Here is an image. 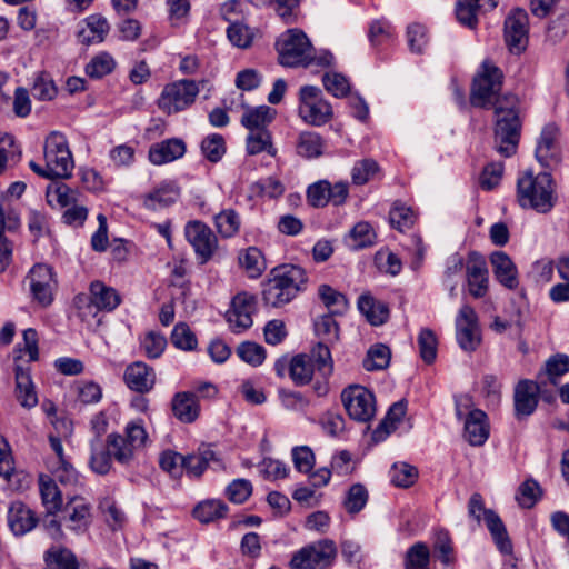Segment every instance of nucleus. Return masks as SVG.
I'll return each mask as SVG.
<instances>
[{
    "label": "nucleus",
    "mask_w": 569,
    "mask_h": 569,
    "mask_svg": "<svg viewBox=\"0 0 569 569\" xmlns=\"http://www.w3.org/2000/svg\"><path fill=\"white\" fill-rule=\"evenodd\" d=\"M116 67L114 59L107 52H102L94 58L86 66V73L90 78L100 79L109 73Z\"/></svg>",
    "instance_id": "nucleus-56"
},
{
    "label": "nucleus",
    "mask_w": 569,
    "mask_h": 569,
    "mask_svg": "<svg viewBox=\"0 0 569 569\" xmlns=\"http://www.w3.org/2000/svg\"><path fill=\"white\" fill-rule=\"evenodd\" d=\"M140 347L149 359H157L163 353L167 339L160 332L149 331L140 339Z\"/></svg>",
    "instance_id": "nucleus-50"
},
{
    "label": "nucleus",
    "mask_w": 569,
    "mask_h": 569,
    "mask_svg": "<svg viewBox=\"0 0 569 569\" xmlns=\"http://www.w3.org/2000/svg\"><path fill=\"white\" fill-rule=\"evenodd\" d=\"M38 522L34 512L20 501L11 503L8 511V523L16 536L31 531Z\"/></svg>",
    "instance_id": "nucleus-25"
},
{
    "label": "nucleus",
    "mask_w": 569,
    "mask_h": 569,
    "mask_svg": "<svg viewBox=\"0 0 569 569\" xmlns=\"http://www.w3.org/2000/svg\"><path fill=\"white\" fill-rule=\"evenodd\" d=\"M367 501V489L362 485L356 483L348 490L343 505L349 513H358L365 508Z\"/></svg>",
    "instance_id": "nucleus-63"
},
{
    "label": "nucleus",
    "mask_w": 569,
    "mask_h": 569,
    "mask_svg": "<svg viewBox=\"0 0 569 569\" xmlns=\"http://www.w3.org/2000/svg\"><path fill=\"white\" fill-rule=\"evenodd\" d=\"M40 495L47 512L53 516L62 506L61 492L56 482L48 477H40Z\"/></svg>",
    "instance_id": "nucleus-40"
},
{
    "label": "nucleus",
    "mask_w": 569,
    "mask_h": 569,
    "mask_svg": "<svg viewBox=\"0 0 569 569\" xmlns=\"http://www.w3.org/2000/svg\"><path fill=\"white\" fill-rule=\"evenodd\" d=\"M46 561L48 566L56 569H88L80 566L76 555L67 548L52 547L46 552Z\"/></svg>",
    "instance_id": "nucleus-39"
},
{
    "label": "nucleus",
    "mask_w": 569,
    "mask_h": 569,
    "mask_svg": "<svg viewBox=\"0 0 569 569\" xmlns=\"http://www.w3.org/2000/svg\"><path fill=\"white\" fill-rule=\"evenodd\" d=\"M430 552L426 543L416 542L411 546L405 560L406 569H426L429 566Z\"/></svg>",
    "instance_id": "nucleus-52"
},
{
    "label": "nucleus",
    "mask_w": 569,
    "mask_h": 569,
    "mask_svg": "<svg viewBox=\"0 0 569 569\" xmlns=\"http://www.w3.org/2000/svg\"><path fill=\"white\" fill-rule=\"evenodd\" d=\"M64 526L74 531H84L91 522V506L84 498L74 497L63 509Z\"/></svg>",
    "instance_id": "nucleus-20"
},
{
    "label": "nucleus",
    "mask_w": 569,
    "mask_h": 569,
    "mask_svg": "<svg viewBox=\"0 0 569 569\" xmlns=\"http://www.w3.org/2000/svg\"><path fill=\"white\" fill-rule=\"evenodd\" d=\"M107 437L114 461L122 466L131 465L148 440L146 429L137 421L129 422L123 435L111 432Z\"/></svg>",
    "instance_id": "nucleus-5"
},
{
    "label": "nucleus",
    "mask_w": 569,
    "mask_h": 569,
    "mask_svg": "<svg viewBox=\"0 0 569 569\" xmlns=\"http://www.w3.org/2000/svg\"><path fill=\"white\" fill-rule=\"evenodd\" d=\"M274 117L276 110L268 106L248 107L241 117V124L250 132L267 130V126L272 122Z\"/></svg>",
    "instance_id": "nucleus-32"
},
{
    "label": "nucleus",
    "mask_w": 569,
    "mask_h": 569,
    "mask_svg": "<svg viewBox=\"0 0 569 569\" xmlns=\"http://www.w3.org/2000/svg\"><path fill=\"white\" fill-rule=\"evenodd\" d=\"M346 241L351 250H361L372 247L377 241V234L369 222L359 221L349 231Z\"/></svg>",
    "instance_id": "nucleus-33"
},
{
    "label": "nucleus",
    "mask_w": 569,
    "mask_h": 569,
    "mask_svg": "<svg viewBox=\"0 0 569 569\" xmlns=\"http://www.w3.org/2000/svg\"><path fill=\"white\" fill-rule=\"evenodd\" d=\"M438 341L436 335L430 329H422L418 336V348L421 359L426 363H432L437 357Z\"/></svg>",
    "instance_id": "nucleus-58"
},
{
    "label": "nucleus",
    "mask_w": 569,
    "mask_h": 569,
    "mask_svg": "<svg viewBox=\"0 0 569 569\" xmlns=\"http://www.w3.org/2000/svg\"><path fill=\"white\" fill-rule=\"evenodd\" d=\"M171 406L173 416L181 422L191 423L199 416L200 407L198 405V396H196L194 392L186 391L176 393Z\"/></svg>",
    "instance_id": "nucleus-28"
},
{
    "label": "nucleus",
    "mask_w": 569,
    "mask_h": 569,
    "mask_svg": "<svg viewBox=\"0 0 569 569\" xmlns=\"http://www.w3.org/2000/svg\"><path fill=\"white\" fill-rule=\"evenodd\" d=\"M213 221L218 233L222 238L234 237L239 232L241 226L240 217L233 209H224L220 211L214 216Z\"/></svg>",
    "instance_id": "nucleus-41"
},
{
    "label": "nucleus",
    "mask_w": 569,
    "mask_h": 569,
    "mask_svg": "<svg viewBox=\"0 0 569 569\" xmlns=\"http://www.w3.org/2000/svg\"><path fill=\"white\" fill-rule=\"evenodd\" d=\"M558 129L555 124L546 126L540 134V139L536 149V157L543 167H550L557 162V152L555 141Z\"/></svg>",
    "instance_id": "nucleus-31"
},
{
    "label": "nucleus",
    "mask_w": 569,
    "mask_h": 569,
    "mask_svg": "<svg viewBox=\"0 0 569 569\" xmlns=\"http://www.w3.org/2000/svg\"><path fill=\"white\" fill-rule=\"evenodd\" d=\"M325 89L336 98H345L350 92L348 79L338 72H326L322 76Z\"/></svg>",
    "instance_id": "nucleus-60"
},
{
    "label": "nucleus",
    "mask_w": 569,
    "mask_h": 569,
    "mask_svg": "<svg viewBox=\"0 0 569 569\" xmlns=\"http://www.w3.org/2000/svg\"><path fill=\"white\" fill-rule=\"evenodd\" d=\"M47 201L50 206L66 208L77 203L78 192L66 183L58 182L47 188Z\"/></svg>",
    "instance_id": "nucleus-43"
},
{
    "label": "nucleus",
    "mask_w": 569,
    "mask_h": 569,
    "mask_svg": "<svg viewBox=\"0 0 569 569\" xmlns=\"http://www.w3.org/2000/svg\"><path fill=\"white\" fill-rule=\"evenodd\" d=\"M178 198V192L170 187H161L150 192L144 198V207L150 210H158L173 203Z\"/></svg>",
    "instance_id": "nucleus-51"
},
{
    "label": "nucleus",
    "mask_w": 569,
    "mask_h": 569,
    "mask_svg": "<svg viewBox=\"0 0 569 569\" xmlns=\"http://www.w3.org/2000/svg\"><path fill=\"white\" fill-rule=\"evenodd\" d=\"M465 439L471 446H482L489 437L487 415L480 409L471 410L465 421Z\"/></svg>",
    "instance_id": "nucleus-24"
},
{
    "label": "nucleus",
    "mask_w": 569,
    "mask_h": 569,
    "mask_svg": "<svg viewBox=\"0 0 569 569\" xmlns=\"http://www.w3.org/2000/svg\"><path fill=\"white\" fill-rule=\"evenodd\" d=\"M567 372H569V356L566 353H556L546 360L538 377H546L550 383L557 385L559 379Z\"/></svg>",
    "instance_id": "nucleus-37"
},
{
    "label": "nucleus",
    "mask_w": 569,
    "mask_h": 569,
    "mask_svg": "<svg viewBox=\"0 0 569 569\" xmlns=\"http://www.w3.org/2000/svg\"><path fill=\"white\" fill-rule=\"evenodd\" d=\"M457 340L466 351H473L480 343L478 318L472 307L463 305L456 319Z\"/></svg>",
    "instance_id": "nucleus-15"
},
{
    "label": "nucleus",
    "mask_w": 569,
    "mask_h": 569,
    "mask_svg": "<svg viewBox=\"0 0 569 569\" xmlns=\"http://www.w3.org/2000/svg\"><path fill=\"white\" fill-rule=\"evenodd\" d=\"M208 468H223L220 456L212 449L211 445L202 443L197 451L183 458V469L191 478H200Z\"/></svg>",
    "instance_id": "nucleus-17"
},
{
    "label": "nucleus",
    "mask_w": 569,
    "mask_h": 569,
    "mask_svg": "<svg viewBox=\"0 0 569 569\" xmlns=\"http://www.w3.org/2000/svg\"><path fill=\"white\" fill-rule=\"evenodd\" d=\"M22 343H18L14 349V365L20 363L24 356H28V362L37 361L39 358L38 333L34 329L28 328L22 333Z\"/></svg>",
    "instance_id": "nucleus-42"
},
{
    "label": "nucleus",
    "mask_w": 569,
    "mask_h": 569,
    "mask_svg": "<svg viewBox=\"0 0 569 569\" xmlns=\"http://www.w3.org/2000/svg\"><path fill=\"white\" fill-rule=\"evenodd\" d=\"M184 236L201 264L207 263L218 250L217 236L208 224L200 220L189 221L184 226Z\"/></svg>",
    "instance_id": "nucleus-11"
},
{
    "label": "nucleus",
    "mask_w": 569,
    "mask_h": 569,
    "mask_svg": "<svg viewBox=\"0 0 569 569\" xmlns=\"http://www.w3.org/2000/svg\"><path fill=\"white\" fill-rule=\"evenodd\" d=\"M539 386L532 380H520L515 387V415L518 419L532 415L538 406Z\"/></svg>",
    "instance_id": "nucleus-18"
},
{
    "label": "nucleus",
    "mask_w": 569,
    "mask_h": 569,
    "mask_svg": "<svg viewBox=\"0 0 569 569\" xmlns=\"http://www.w3.org/2000/svg\"><path fill=\"white\" fill-rule=\"evenodd\" d=\"M406 410L407 407L403 401L395 402L373 431L375 439L382 440L390 435L396 429L397 423L405 417Z\"/></svg>",
    "instance_id": "nucleus-38"
},
{
    "label": "nucleus",
    "mask_w": 569,
    "mask_h": 569,
    "mask_svg": "<svg viewBox=\"0 0 569 569\" xmlns=\"http://www.w3.org/2000/svg\"><path fill=\"white\" fill-rule=\"evenodd\" d=\"M89 467L97 475H108L112 469L113 455L111 447L108 443V437L106 439L91 438L89 440Z\"/></svg>",
    "instance_id": "nucleus-21"
},
{
    "label": "nucleus",
    "mask_w": 569,
    "mask_h": 569,
    "mask_svg": "<svg viewBox=\"0 0 569 569\" xmlns=\"http://www.w3.org/2000/svg\"><path fill=\"white\" fill-rule=\"evenodd\" d=\"M517 199L522 208H529L539 213L549 212L557 200L550 173L525 172L517 182Z\"/></svg>",
    "instance_id": "nucleus-4"
},
{
    "label": "nucleus",
    "mask_w": 569,
    "mask_h": 569,
    "mask_svg": "<svg viewBox=\"0 0 569 569\" xmlns=\"http://www.w3.org/2000/svg\"><path fill=\"white\" fill-rule=\"evenodd\" d=\"M541 497L539 483L532 479L520 485L516 499L522 508H532Z\"/></svg>",
    "instance_id": "nucleus-61"
},
{
    "label": "nucleus",
    "mask_w": 569,
    "mask_h": 569,
    "mask_svg": "<svg viewBox=\"0 0 569 569\" xmlns=\"http://www.w3.org/2000/svg\"><path fill=\"white\" fill-rule=\"evenodd\" d=\"M199 91V86L193 80L170 82L163 87L158 98V108L167 114L183 111L194 102Z\"/></svg>",
    "instance_id": "nucleus-7"
},
{
    "label": "nucleus",
    "mask_w": 569,
    "mask_h": 569,
    "mask_svg": "<svg viewBox=\"0 0 569 569\" xmlns=\"http://www.w3.org/2000/svg\"><path fill=\"white\" fill-rule=\"evenodd\" d=\"M503 74L492 63L485 61L481 71L473 79L471 103L479 108L495 106L496 128L495 148L503 157L516 153L521 123L518 116L516 97L498 98L502 87Z\"/></svg>",
    "instance_id": "nucleus-1"
},
{
    "label": "nucleus",
    "mask_w": 569,
    "mask_h": 569,
    "mask_svg": "<svg viewBox=\"0 0 569 569\" xmlns=\"http://www.w3.org/2000/svg\"><path fill=\"white\" fill-rule=\"evenodd\" d=\"M28 280L33 300L42 307L50 306L57 283L52 268L44 263H38L29 271Z\"/></svg>",
    "instance_id": "nucleus-13"
},
{
    "label": "nucleus",
    "mask_w": 569,
    "mask_h": 569,
    "mask_svg": "<svg viewBox=\"0 0 569 569\" xmlns=\"http://www.w3.org/2000/svg\"><path fill=\"white\" fill-rule=\"evenodd\" d=\"M325 141L322 137L312 131H303L298 136L296 150L306 159L318 158L323 153Z\"/></svg>",
    "instance_id": "nucleus-36"
},
{
    "label": "nucleus",
    "mask_w": 569,
    "mask_h": 569,
    "mask_svg": "<svg viewBox=\"0 0 569 569\" xmlns=\"http://www.w3.org/2000/svg\"><path fill=\"white\" fill-rule=\"evenodd\" d=\"M390 223L398 230L403 231L415 223V212L405 203L395 202L389 212Z\"/></svg>",
    "instance_id": "nucleus-57"
},
{
    "label": "nucleus",
    "mask_w": 569,
    "mask_h": 569,
    "mask_svg": "<svg viewBox=\"0 0 569 569\" xmlns=\"http://www.w3.org/2000/svg\"><path fill=\"white\" fill-rule=\"evenodd\" d=\"M417 478V469L406 462L395 463L390 470V479L396 487L409 488Z\"/></svg>",
    "instance_id": "nucleus-55"
},
{
    "label": "nucleus",
    "mask_w": 569,
    "mask_h": 569,
    "mask_svg": "<svg viewBox=\"0 0 569 569\" xmlns=\"http://www.w3.org/2000/svg\"><path fill=\"white\" fill-rule=\"evenodd\" d=\"M83 23L77 38L84 46L102 42L110 29L107 19L101 14H91L84 19Z\"/></svg>",
    "instance_id": "nucleus-26"
},
{
    "label": "nucleus",
    "mask_w": 569,
    "mask_h": 569,
    "mask_svg": "<svg viewBox=\"0 0 569 569\" xmlns=\"http://www.w3.org/2000/svg\"><path fill=\"white\" fill-rule=\"evenodd\" d=\"M240 267L250 278H259L267 269L264 257L257 247H249L238 254Z\"/></svg>",
    "instance_id": "nucleus-34"
},
{
    "label": "nucleus",
    "mask_w": 569,
    "mask_h": 569,
    "mask_svg": "<svg viewBox=\"0 0 569 569\" xmlns=\"http://www.w3.org/2000/svg\"><path fill=\"white\" fill-rule=\"evenodd\" d=\"M318 295L326 308L332 315H341L348 308L346 297L328 284L319 286Z\"/></svg>",
    "instance_id": "nucleus-48"
},
{
    "label": "nucleus",
    "mask_w": 569,
    "mask_h": 569,
    "mask_svg": "<svg viewBox=\"0 0 569 569\" xmlns=\"http://www.w3.org/2000/svg\"><path fill=\"white\" fill-rule=\"evenodd\" d=\"M492 10L498 6V0H458L456 16L458 21L471 29L478 24V13L485 6Z\"/></svg>",
    "instance_id": "nucleus-30"
},
{
    "label": "nucleus",
    "mask_w": 569,
    "mask_h": 569,
    "mask_svg": "<svg viewBox=\"0 0 569 569\" xmlns=\"http://www.w3.org/2000/svg\"><path fill=\"white\" fill-rule=\"evenodd\" d=\"M466 277L469 293L476 298H483L489 289V272L485 258L472 251L468 254Z\"/></svg>",
    "instance_id": "nucleus-16"
},
{
    "label": "nucleus",
    "mask_w": 569,
    "mask_h": 569,
    "mask_svg": "<svg viewBox=\"0 0 569 569\" xmlns=\"http://www.w3.org/2000/svg\"><path fill=\"white\" fill-rule=\"evenodd\" d=\"M16 376V398L19 403L27 409H31L38 403V396L36 386L32 381L30 367H24L22 363L14 365Z\"/></svg>",
    "instance_id": "nucleus-22"
},
{
    "label": "nucleus",
    "mask_w": 569,
    "mask_h": 569,
    "mask_svg": "<svg viewBox=\"0 0 569 569\" xmlns=\"http://www.w3.org/2000/svg\"><path fill=\"white\" fill-rule=\"evenodd\" d=\"M31 94L40 101H50L56 98L58 88L50 73L41 71L34 76Z\"/></svg>",
    "instance_id": "nucleus-44"
},
{
    "label": "nucleus",
    "mask_w": 569,
    "mask_h": 569,
    "mask_svg": "<svg viewBox=\"0 0 569 569\" xmlns=\"http://www.w3.org/2000/svg\"><path fill=\"white\" fill-rule=\"evenodd\" d=\"M493 274L506 288L515 289L518 286V271L511 258L503 251H495L490 256Z\"/></svg>",
    "instance_id": "nucleus-23"
},
{
    "label": "nucleus",
    "mask_w": 569,
    "mask_h": 569,
    "mask_svg": "<svg viewBox=\"0 0 569 569\" xmlns=\"http://www.w3.org/2000/svg\"><path fill=\"white\" fill-rule=\"evenodd\" d=\"M172 345L181 350H193L197 347V338L184 322L174 326L171 332Z\"/></svg>",
    "instance_id": "nucleus-62"
},
{
    "label": "nucleus",
    "mask_w": 569,
    "mask_h": 569,
    "mask_svg": "<svg viewBox=\"0 0 569 569\" xmlns=\"http://www.w3.org/2000/svg\"><path fill=\"white\" fill-rule=\"evenodd\" d=\"M315 372L311 358L307 353L292 357L289 365V375L295 385L306 386L311 382Z\"/></svg>",
    "instance_id": "nucleus-35"
},
{
    "label": "nucleus",
    "mask_w": 569,
    "mask_h": 569,
    "mask_svg": "<svg viewBox=\"0 0 569 569\" xmlns=\"http://www.w3.org/2000/svg\"><path fill=\"white\" fill-rule=\"evenodd\" d=\"M315 331L320 342L332 343L339 339V327L332 313L319 317L315 322Z\"/></svg>",
    "instance_id": "nucleus-53"
},
{
    "label": "nucleus",
    "mask_w": 569,
    "mask_h": 569,
    "mask_svg": "<svg viewBox=\"0 0 569 569\" xmlns=\"http://www.w3.org/2000/svg\"><path fill=\"white\" fill-rule=\"evenodd\" d=\"M305 270L295 264L273 268L262 284V299L266 305L278 308L290 302L307 283Z\"/></svg>",
    "instance_id": "nucleus-2"
},
{
    "label": "nucleus",
    "mask_w": 569,
    "mask_h": 569,
    "mask_svg": "<svg viewBox=\"0 0 569 569\" xmlns=\"http://www.w3.org/2000/svg\"><path fill=\"white\" fill-rule=\"evenodd\" d=\"M121 302L120 295L111 287L106 286L103 282L94 281L90 286V305L98 310L112 311Z\"/></svg>",
    "instance_id": "nucleus-29"
},
{
    "label": "nucleus",
    "mask_w": 569,
    "mask_h": 569,
    "mask_svg": "<svg viewBox=\"0 0 569 569\" xmlns=\"http://www.w3.org/2000/svg\"><path fill=\"white\" fill-rule=\"evenodd\" d=\"M247 151L249 154H258L266 151L274 157L277 149L272 144L271 133L268 130L250 132L247 137Z\"/></svg>",
    "instance_id": "nucleus-49"
},
{
    "label": "nucleus",
    "mask_w": 569,
    "mask_h": 569,
    "mask_svg": "<svg viewBox=\"0 0 569 569\" xmlns=\"http://www.w3.org/2000/svg\"><path fill=\"white\" fill-rule=\"evenodd\" d=\"M529 17L520 8L510 11L505 20V40L512 53H521L528 46Z\"/></svg>",
    "instance_id": "nucleus-12"
},
{
    "label": "nucleus",
    "mask_w": 569,
    "mask_h": 569,
    "mask_svg": "<svg viewBox=\"0 0 569 569\" xmlns=\"http://www.w3.org/2000/svg\"><path fill=\"white\" fill-rule=\"evenodd\" d=\"M337 548L332 540L323 539L301 548L290 560L291 569H316L329 566L336 558Z\"/></svg>",
    "instance_id": "nucleus-10"
},
{
    "label": "nucleus",
    "mask_w": 569,
    "mask_h": 569,
    "mask_svg": "<svg viewBox=\"0 0 569 569\" xmlns=\"http://www.w3.org/2000/svg\"><path fill=\"white\" fill-rule=\"evenodd\" d=\"M298 113L303 122L320 127L333 117L332 106L325 99L322 90L316 86H302L298 93Z\"/></svg>",
    "instance_id": "nucleus-6"
},
{
    "label": "nucleus",
    "mask_w": 569,
    "mask_h": 569,
    "mask_svg": "<svg viewBox=\"0 0 569 569\" xmlns=\"http://www.w3.org/2000/svg\"><path fill=\"white\" fill-rule=\"evenodd\" d=\"M341 401L348 416L358 422H368L376 415V397L363 386L352 385L341 392Z\"/></svg>",
    "instance_id": "nucleus-9"
},
{
    "label": "nucleus",
    "mask_w": 569,
    "mask_h": 569,
    "mask_svg": "<svg viewBox=\"0 0 569 569\" xmlns=\"http://www.w3.org/2000/svg\"><path fill=\"white\" fill-rule=\"evenodd\" d=\"M43 156L56 178L66 179L71 176L74 162L64 134L51 132L44 141Z\"/></svg>",
    "instance_id": "nucleus-8"
},
{
    "label": "nucleus",
    "mask_w": 569,
    "mask_h": 569,
    "mask_svg": "<svg viewBox=\"0 0 569 569\" xmlns=\"http://www.w3.org/2000/svg\"><path fill=\"white\" fill-rule=\"evenodd\" d=\"M228 511L227 505L220 500H207L200 502L193 509V516L202 523H209L217 519L226 517Z\"/></svg>",
    "instance_id": "nucleus-46"
},
{
    "label": "nucleus",
    "mask_w": 569,
    "mask_h": 569,
    "mask_svg": "<svg viewBox=\"0 0 569 569\" xmlns=\"http://www.w3.org/2000/svg\"><path fill=\"white\" fill-rule=\"evenodd\" d=\"M237 353L244 362L251 366H260L264 358V348L256 342L246 341L237 348Z\"/></svg>",
    "instance_id": "nucleus-64"
},
{
    "label": "nucleus",
    "mask_w": 569,
    "mask_h": 569,
    "mask_svg": "<svg viewBox=\"0 0 569 569\" xmlns=\"http://www.w3.org/2000/svg\"><path fill=\"white\" fill-rule=\"evenodd\" d=\"M279 62L284 67H308L311 64L329 67L333 56L329 52L313 54V48L308 37L298 29L282 33L276 42Z\"/></svg>",
    "instance_id": "nucleus-3"
},
{
    "label": "nucleus",
    "mask_w": 569,
    "mask_h": 569,
    "mask_svg": "<svg viewBox=\"0 0 569 569\" xmlns=\"http://www.w3.org/2000/svg\"><path fill=\"white\" fill-rule=\"evenodd\" d=\"M311 358L315 369L323 377L328 378L333 371V361L327 342H318L308 355Z\"/></svg>",
    "instance_id": "nucleus-45"
},
{
    "label": "nucleus",
    "mask_w": 569,
    "mask_h": 569,
    "mask_svg": "<svg viewBox=\"0 0 569 569\" xmlns=\"http://www.w3.org/2000/svg\"><path fill=\"white\" fill-rule=\"evenodd\" d=\"M202 154L210 162H218L226 153V142L221 134L212 133L207 136L201 142Z\"/></svg>",
    "instance_id": "nucleus-54"
},
{
    "label": "nucleus",
    "mask_w": 569,
    "mask_h": 569,
    "mask_svg": "<svg viewBox=\"0 0 569 569\" xmlns=\"http://www.w3.org/2000/svg\"><path fill=\"white\" fill-rule=\"evenodd\" d=\"M390 359L391 351L389 347L383 343H376L368 350L363 359V368L367 371L382 370L389 366Z\"/></svg>",
    "instance_id": "nucleus-47"
},
{
    "label": "nucleus",
    "mask_w": 569,
    "mask_h": 569,
    "mask_svg": "<svg viewBox=\"0 0 569 569\" xmlns=\"http://www.w3.org/2000/svg\"><path fill=\"white\" fill-rule=\"evenodd\" d=\"M186 152V144L180 139H168L152 144L149 150V160L157 166L168 163L181 158Z\"/></svg>",
    "instance_id": "nucleus-27"
},
{
    "label": "nucleus",
    "mask_w": 569,
    "mask_h": 569,
    "mask_svg": "<svg viewBox=\"0 0 569 569\" xmlns=\"http://www.w3.org/2000/svg\"><path fill=\"white\" fill-rule=\"evenodd\" d=\"M127 387L139 393L149 392L156 383V372L142 361L129 365L123 375Z\"/></svg>",
    "instance_id": "nucleus-19"
},
{
    "label": "nucleus",
    "mask_w": 569,
    "mask_h": 569,
    "mask_svg": "<svg viewBox=\"0 0 569 569\" xmlns=\"http://www.w3.org/2000/svg\"><path fill=\"white\" fill-rule=\"evenodd\" d=\"M256 305V297L251 293L240 292L233 297L231 308L226 315L229 327L233 332H241L252 326Z\"/></svg>",
    "instance_id": "nucleus-14"
},
{
    "label": "nucleus",
    "mask_w": 569,
    "mask_h": 569,
    "mask_svg": "<svg viewBox=\"0 0 569 569\" xmlns=\"http://www.w3.org/2000/svg\"><path fill=\"white\" fill-rule=\"evenodd\" d=\"M358 308L373 326L382 325L388 318V310L385 307H379V313H375L376 301L369 295L359 297Z\"/></svg>",
    "instance_id": "nucleus-59"
}]
</instances>
